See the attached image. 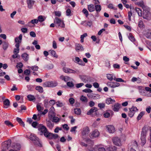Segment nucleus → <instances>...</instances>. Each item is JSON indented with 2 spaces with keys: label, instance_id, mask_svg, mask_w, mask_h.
I'll use <instances>...</instances> for the list:
<instances>
[{
  "label": "nucleus",
  "instance_id": "obj_37",
  "mask_svg": "<svg viewBox=\"0 0 151 151\" xmlns=\"http://www.w3.org/2000/svg\"><path fill=\"white\" fill-rule=\"evenodd\" d=\"M51 55L56 58H58V55L56 54V52L53 50H50L49 51Z\"/></svg>",
  "mask_w": 151,
  "mask_h": 151
},
{
  "label": "nucleus",
  "instance_id": "obj_33",
  "mask_svg": "<svg viewBox=\"0 0 151 151\" xmlns=\"http://www.w3.org/2000/svg\"><path fill=\"white\" fill-rule=\"evenodd\" d=\"M22 56L23 59L25 61H27L29 59L28 55L26 53L23 54Z\"/></svg>",
  "mask_w": 151,
  "mask_h": 151
},
{
  "label": "nucleus",
  "instance_id": "obj_7",
  "mask_svg": "<svg viewBox=\"0 0 151 151\" xmlns=\"http://www.w3.org/2000/svg\"><path fill=\"white\" fill-rule=\"evenodd\" d=\"M149 11V9L148 7L143 9L142 13V17L143 18L148 20L150 19L151 15Z\"/></svg>",
  "mask_w": 151,
  "mask_h": 151
},
{
  "label": "nucleus",
  "instance_id": "obj_9",
  "mask_svg": "<svg viewBox=\"0 0 151 151\" xmlns=\"http://www.w3.org/2000/svg\"><path fill=\"white\" fill-rule=\"evenodd\" d=\"M63 70L64 72L67 73H76L77 74H78L79 73V71L77 70H74L67 67L63 68Z\"/></svg>",
  "mask_w": 151,
  "mask_h": 151
},
{
  "label": "nucleus",
  "instance_id": "obj_40",
  "mask_svg": "<svg viewBox=\"0 0 151 151\" xmlns=\"http://www.w3.org/2000/svg\"><path fill=\"white\" fill-rule=\"evenodd\" d=\"M115 82H109L107 83V85L112 88H115Z\"/></svg>",
  "mask_w": 151,
  "mask_h": 151
},
{
  "label": "nucleus",
  "instance_id": "obj_12",
  "mask_svg": "<svg viewBox=\"0 0 151 151\" xmlns=\"http://www.w3.org/2000/svg\"><path fill=\"white\" fill-rule=\"evenodd\" d=\"M54 108L53 107L51 106L50 109V111L48 112V116L49 119H51L52 117L55 116V113L54 112Z\"/></svg>",
  "mask_w": 151,
  "mask_h": 151
},
{
  "label": "nucleus",
  "instance_id": "obj_63",
  "mask_svg": "<svg viewBox=\"0 0 151 151\" xmlns=\"http://www.w3.org/2000/svg\"><path fill=\"white\" fill-rule=\"evenodd\" d=\"M146 36L147 38L151 39V31H149L147 32Z\"/></svg>",
  "mask_w": 151,
  "mask_h": 151
},
{
  "label": "nucleus",
  "instance_id": "obj_17",
  "mask_svg": "<svg viewBox=\"0 0 151 151\" xmlns=\"http://www.w3.org/2000/svg\"><path fill=\"white\" fill-rule=\"evenodd\" d=\"M58 136L57 134H53L51 133L48 134L47 137L50 139H56L58 138Z\"/></svg>",
  "mask_w": 151,
  "mask_h": 151
},
{
  "label": "nucleus",
  "instance_id": "obj_1",
  "mask_svg": "<svg viewBox=\"0 0 151 151\" xmlns=\"http://www.w3.org/2000/svg\"><path fill=\"white\" fill-rule=\"evenodd\" d=\"M27 135V137L33 141L35 145L39 147H42V144L41 143L39 138L37 137L36 135L34 134H31L29 137Z\"/></svg>",
  "mask_w": 151,
  "mask_h": 151
},
{
  "label": "nucleus",
  "instance_id": "obj_20",
  "mask_svg": "<svg viewBox=\"0 0 151 151\" xmlns=\"http://www.w3.org/2000/svg\"><path fill=\"white\" fill-rule=\"evenodd\" d=\"M136 4L138 5V6H139L142 7L143 10L144 9H145V8H147V7L145 5L144 2L142 1L137 2Z\"/></svg>",
  "mask_w": 151,
  "mask_h": 151
},
{
  "label": "nucleus",
  "instance_id": "obj_8",
  "mask_svg": "<svg viewBox=\"0 0 151 151\" xmlns=\"http://www.w3.org/2000/svg\"><path fill=\"white\" fill-rule=\"evenodd\" d=\"M38 130L41 132L40 135L43 134L45 137H47L49 132L47 131L45 127L42 126L39 128Z\"/></svg>",
  "mask_w": 151,
  "mask_h": 151
},
{
  "label": "nucleus",
  "instance_id": "obj_35",
  "mask_svg": "<svg viewBox=\"0 0 151 151\" xmlns=\"http://www.w3.org/2000/svg\"><path fill=\"white\" fill-rule=\"evenodd\" d=\"M21 148L20 145L18 143L15 144L13 146V148H15V149L19 151Z\"/></svg>",
  "mask_w": 151,
  "mask_h": 151
},
{
  "label": "nucleus",
  "instance_id": "obj_55",
  "mask_svg": "<svg viewBox=\"0 0 151 151\" xmlns=\"http://www.w3.org/2000/svg\"><path fill=\"white\" fill-rule=\"evenodd\" d=\"M132 144L133 147L136 148L138 146L137 142L135 141H132Z\"/></svg>",
  "mask_w": 151,
  "mask_h": 151
},
{
  "label": "nucleus",
  "instance_id": "obj_19",
  "mask_svg": "<svg viewBox=\"0 0 151 151\" xmlns=\"http://www.w3.org/2000/svg\"><path fill=\"white\" fill-rule=\"evenodd\" d=\"M76 50L78 51H82L83 50V48L81 44L76 43Z\"/></svg>",
  "mask_w": 151,
  "mask_h": 151
},
{
  "label": "nucleus",
  "instance_id": "obj_10",
  "mask_svg": "<svg viewBox=\"0 0 151 151\" xmlns=\"http://www.w3.org/2000/svg\"><path fill=\"white\" fill-rule=\"evenodd\" d=\"M113 143L115 145L120 146L122 145L121 140L119 138L116 137L113 138L112 139Z\"/></svg>",
  "mask_w": 151,
  "mask_h": 151
},
{
  "label": "nucleus",
  "instance_id": "obj_59",
  "mask_svg": "<svg viewBox=\"0 0 151 151\" xmlns=\"http://www.w3.org/2000/svg\"><path fill=\"white\" fill-rule=\"evenodd\" d=\"M87 150L89 151H93L94 150L92 145H90L87 146Z\"/></svg>",
  "mask_w": 151,
  "mask_h": 151
},
{
  "label": "nucleus",
  "instance_id": "obj_21",
  "mask_svg": "<svg viewBox=\"0 0 151 151\" xmlns=\"http://www.w3.org/2000/svg\"><path fill=\"white\" fill-rule=\"evenodd\" d=\"M51 120L50 119H46V121L47 127L51 129L53 127L54 124L51 123Z\"/></svg>",
  "mask_w": 151,
  "mask_h": 151
},
{
  "label": "nucleus",
  "instance_id": "obj_58",
  "mask_svg": "<svg viewBox=\"0 0 151 151\" xmlns=\"http://www.w3.org/2000/svg\"><path fill=\"white\" fill-rule=\"evenodd\" d=\"M67 85L68 86L70 87H73L74 84L72 82H68L67 83Z\"/></svg>",
  "mask_w": 151,
  "mask_h": 151
},
{
  "label": "nucleus",
  "instance_id": "obj_18",
  "mask_svg": "<svg viewBox=\"0 0 151 151\" xmlns=\"http://www.w3.org/2000/svg\"><path fill=\"white\" fill-rule=\"evenodd\" d=\"M75 62L78 64L82 66H84L85 64L83 63V61L80 59L78 57H76L75 60H74Z\"/></svg>",
  "mask_w": 151,
  "mask_h": 151
},
{
  "label": "nucleus",
  "instance_id": "obj_22",
  "mask_svg": "<svg viewBox=\"0 0 151 151\" xmlns=\"http://www.w3.org/2000/svg\"><path fill=\"white\" fill-rule=\"evenodd\" d=\"M97 110V108L93 107L87 112V114L88 115H90L93 112L96 111Z\"/></svg>",
  "mask_w": 151,
  "mask_h": 151
},
{
  "label": "nucleus",
  "instance_id": "obj_31",
  "mask_svg": "<svg viewBox=\"0 0 151 151\" xmlns=\"http://www.w3.org/2000/svg\"><path fill=\"white\" fill-rule=\"evenodd\" d=\"M116 150L117 148L114 146L109 147L107 148V151H116Z\"/></svg>",
  "mask_w": 151,
  "mask_h": 151
},
{
  "label": "nucleus",
  "instance_id": "obj_49",
  "mask_svg": "<svg viewBox=\"0 0 151 151\" xmlns=\"http://www.w3.org/2000/svg\"><path fill=\"white\" fill-rule=\"evenodd\" d=\"M38 19H35L32 20L30 22H29V23H31L33 24H35L38 23Z\"/></svg>",
  "mask_w": 151,
  "mask_h": 151
},
{
  "label": "nucleus",
  "instance_id": "obj_60",
  "mask_svg": "<svg viewBox=\"0 0 151 151\" xmlns=\"http://www.w3.org/2000/svg\"><path fill=\"white\" fill-rule=\"evenodd\" d=\"M92 22L91 21H89L87 22L86 23V26H88L89 27H91L92 25Z\"/></svg>",
  "mask_w": 151,
  "mask_h": 151
},
{
  "label": "nucleus",
  "instance_id": "obj_64",
  "mask_svg": "<svg viewBox=\"0 0 151 151\" xmlns=\"http://www.w3.org/2000/svg\"><path fill=\"white\" fill-rule=\"evenodd\" d=\"M54 67L53 65L52 64H50L46 66V68L48 69H50L53 68Z\"/></svg>",
  "mask_w": 151,
  "mask_h": 151
},
{
  "label": "nucleus",
  "instance_id": "obj_24",
  "mask_svg": "<svg viewBox=\"0 0 151 151\" xmlns=\"http://www.w3.org/2000/svg\"><path fill=\"white\" fill-rule=\"evenodd\" d=\"M121 104H114L112 106L113 110L114 111H118L120 107Z\"/></svg>",
  "mask_w": 151,
  "mask_h": 151
},
{
  "label": "nucleus",
  "instance_id": "obj_6",
  "mask_svg": "<svg viewBox=\"0 0 151 151\" xmlns=\"http://www.w3.org/2000/svg\"><path fill=\"white\" fill-rule=\"evenodd\" d=\"M137 88L138 90L140 95L144 96H150L149 93L147 92L146 91L145 88L144 86H137Z\"/></svg>",
  "mask_w": 151,
  "mask_h": 151
},
{
  "label": "nucleus",
  "instance_id": "obj_43",
  "mask_svg": "<svg viewBox=\"0 0 151 151\" xmlns=\"http://www.w3.org/2000/svg\"><path fill=\"white\" fill-rule=\"evenodd\" d=\"M97 12H100L101 10V6L100 5H97L95 6V9Z\"/></svg>",
  "mask_w": 151,
  "mask_h": 151
},
{
  "label": "nucleus",
  "instance_id": "obj_41",
  "mask_svg": "<svg viewBox=\"0 0 151 151\" xmlns=\"http://www.w3.org/2000/svg\"><path fill=\"white\" fill-rule=\"evenodd\" d=\"M133 10V9H132L131 8H130V11H129L128 13V19L130 21H131V17L132 15Z\"/></svg>",
  "mask_w": 151,
  "mask_h": 151
},
{
  "label": "nucleus",
  "instance_id": "obj_56",
  "mask_svg": "<svg viewBox=\"0 0 151 151\" xmlns=\"http://www.w3.org/2000/svg\"><path fill=\"white\" fill-rule=\"evenodd\" d=\"M16 47V48L14 49L13 53L14 54H17L19 52V47Z\"/></svg>",
  "mask_w": 151,
  "mask_h": 151
},
{
  "label": "nucleus",
  "instance_id": "obj_53",
  "mask_svg": "<svg viewBox=\"0 0 151 151\" xmlns=\"http://www.w3.org/2000/svg\"><path fill=\"white\" fill-rule=\"evenodd\" d=\"M79 76L80 78H81L84 82L85 83L86 82V76L83 75H79Z\"/></svg>",
  "mask_w": 151,
  "mask_h": 151
},
{
  "label": "nucleus",
  "instance_id": "obj_62",
  "mask_svg": "<svg viewBox=\"0 0 151 151\" xmlns=\"http://www.w3.org/2000/svg\"><path fill=\"white\" fill-rule=\"evenodd\" d=\"M70 79L71 78L70 77L67 76H65L64 79V81L65 82H66L68 81H70Z\"/></svg>",
  "mask_w": 151,
  "mask_h": 151
},
{
  "label": "nucleus",
  "instance_id": "obj_32",
  "mask_svg": "<svg viewBox=\"0 0 151 151\" xmlns=\"http://www.w3.org/2000/svg\"><path fill=\"white\" fill-rule=\"evenodd\" d=\"M38 22H42L44 21L45 20V18L44 16L42 15L39 16L38 17Z\"/></svg>",
  "mask_w": 151,
  "mask_h": 151
},
{
  "label": "nucleus",
  "instance_id": "obj_61",
  "mask_svg": "<svg viewBox=\"0 0 151 151\" xmlns=\"http://www.w3.org/2000/svg\"><path fill=\"white\" fill-rule=\"evenodd\" d=\"M77 127L75 126L74 127H72L70 129V131L71 132H74L75 133L76 132V129L77 128Z\"/></svg>",
  "mask_w": 151,
  "mask_h": 151
},
{
  "label": "nucleus",
  "instance_id": "obj_13",
  "mask_svg": "<svg viewBox=\"0 0 151 151\" xmlns=\"http://www.w3.org/2000/svg\"><path fill=\"white\" fill-rule=\"evenodd\" d=\"M99 135V133L97 129H95L90 134V137L91 138H93L98 137Z\"/></svg>",
  "mask_w": 151,
  "mask_h": 151
},
{
  "label": "nucleus",
  "instance_id": "obj_51",
  "mask_svg": "<svg viewBox=\"0 0 151 151\" xmlns=\"http://www.w3.org/2000/svg\"><path fill=\"white\" fill-rule=\"evenodd\" d=\"M82 12L83 14H85L86 17H87L89 15L88 12L87 10L86 9L84 8L82 10Z\"/></svg>",
  "mask_w": 151,
  "mask_h": 151
},
{
  "label": "nucleus",
  "instance_id": "obj_25",
  "mask_svg": "<svg viewBox=\"0 0 151 151\" xmlns=\"http://www.w3.org/2000/svg\"><path fill=\"white\" fill-rule=\"evenodd\" d=\"M48 111V110L46 109L44 110V111L40 112V113H38L37 114V116L38 117L39 120L40 119V118L42 114L45 115L47 113Z\"/></svg>",
  "mask_w": 151,
  "mask_h": 151
},
{
  "label": "nucleus",
  "instance_id": "obj_16",
  "mask_svg": "<svg viewBox=\"0 0 151 151\" xmlns=\"http://www.w3.org/2000/svg\"><path fill=\"white\" fill-rule=\"evenodd\" d=\"M89 132V128L88 127H86L83 129L82 132V135L83 136L86 135L88 134Z\"/></svg>",
  "mask_w": 151,
  "mask_h": 151
},
{
  "label": "nucleus",
  "instance_id": "obj_39",
  "mask_svg": "<svg viewBox=\"0 0 151 151\" xmlns=\"http://www.w3.org/2000/svg\"><path fill=\"white\" fill-rule=\"evenodd\" d=\"M37 110L38 111V113H40V112H41L44 109L43 107L38 104L37 105Z\"/></svg>",
  "mask_w": 151,
  "mask_h": 151
},
{
  "label": "nucleus",
  "instance_id": "obj_54",
  "mask_svg": "<svg viewBox=\"0 0 151 151\" xmlns=\"http://www.w3.org/2000/svg\"><path fill=\"white\" fill-rule=\"evenodd\" d=\"M114 80L118 82H124V81L121 78H116L115 77H114Z\"/></svg>",
  "mask_w": 151,
  "mask_h": 151
},
{
  "label": "nucleus",
  "instance_id": "obj_28",
  "mask_svg": "<svg viewBox=\"0 0 151 151\" xmlns=\"http://www.w3.org/2000/svg\"><path fill=\"white\" fill-rule=\"evenodd\" d=\"M106 103L107 104H112L115 103V101L112 99L111 98H109L106 100Z\"/></svg>",
  "mask_w": 151,
  "mask_h": 151
},
{
  "label": "nucleus",
  "instance_id": "obj_15",
  "mask_svg": "<svg viewBox=\"0 0 151 151\" xmlns=\"http://www.w3.org/2000/svg\"><path fill=\"white\" fill-rule=\"evenodd\" d=\"M106 128L108 132L110 133H113L115 131V129L114 126L111 125L106 126Z\"/></svg>",
  "mask_w": 151,
  "mask_h": 151
},
{
  "label": "nucleus",
  "instance_id": "obj_38",
  "mask_svg": "<svg viewBox=\"0 0 151 151\" xmlns=\"http://www.w3.org/2000/svg\"><path fill=\"white\" fill-rule=\"evenodd\" d=\"M145 112L144 111H142L138 115L137 119L138 120H140L142 116L145 114Z\"/></svg>",
  "mask_w": 151,
  "mask_h": 151
},
{
  "label": "nucleus",
  "instance_id": "obj_50",
  "mask_svg": "<svg viewBox=\"0 0 151 151\" xmlns=\"http://www.w3.org/2000/svg\"><path fill=\"white\" fill-rule=\"evenodd\" d=\"M54 13L55 15L58 17H60L61 15V12L59 11H55Z\"/></svg>",
  "mask_w": 151,
  "mask_h": 151
},
{
  "label": "nucleus",
  "instance_id": "obj_34",
  "mask_svg": "<svg viewBox=\"0 0 151 151\" xmlns=\"http://www.w3.org/2000/svg\"><path fill=\"white\" fill-rule=\"evenodd\" d=\"M52 118V122L56 123L59 122L60 120L59 118L55 116H53Z\"/></svg>",
  "mask_w": 151,
  "mask_h": 151
},
{
  "label": "nucleus",
  "instance_id": "obj_27",
  "mask_svg": "<svg viewBox=\"0 0 151 151\" xmlns=\"http://www.w3.org/2000/svg\"><path fill=\"white\" fill-rule=\"evenodd\" d=\"M27 98L29 101H34L36 99L35 97L33 95L31 94L28 95L27 96Z\"/></svg>",
  "mask_w": 151,
  "mask_h": 151
},
{
  "label": "nucleus",
  "instance_id": "obj_3",
  "mask_svg": "<svg viewBox=\"0 0 151 151\" xmlns=\"http://www.w3.org/2000/svg\"><path fill=\"white\" fill-rule=\"evenodd\" d=\"M58 85V82L55 81H50L45 82L43 84V86L45 87H54L57 86Z\"/></svg>",
  "mask_w": 151,
  "mask_h": 151
},
{
  "label": "nucleus",
  "instance_id": "obj_29",
  "mask_svg": "<svg viewBox=\"0 0 151 151\" xmlns=\"http://www.w3.org/2000/svg\"><path fill=\"white\" fill-rule=\"evenodd\" d=\"M16 120L17 122L21 125H22L23 127H24L25 124L24 122L22 121L21 118L17 117L16 118Z\"/></svg>",
  "mask_w": 151,
  "mask_h": 151
},
{
  "label": "nucleus",
  "instance_id": "obj_44",
  "mask_svg": "<svg viewBox=\"0 0 151 151\" xmlns=\"http://www.w3.org/2000/svg\"><path fill=\"white\" fill-rule=\"evenodd\" d=\"M5 124L8 127L11 126L12 127H13L14 125L12 124L11 122L9 121L6 120L4 122Z\"/></svg>",
  "mask_w": 151,
  "mask_h": 151
},
{
  "label": "nucleus",
  "instance_id": "obj_46",
  "mask_svg": "<svg viewBox=\"0 0 151 151\" xmlns=\"http://www.w3.org/2000/svg\"><path fill=\"white\" fill-rule=\"evenodd\" d=\"M136 12H137L139 16H142V11L138 8H136L135 9Z\"/></svg>",
  "mask_w": 151,
  "mask_h": 151
},
{
  "label": "nucleus",
  "instance_id": "obj_11",
  "mask_svg": "<svg viewBox=\"0 0 151 151\" xmlns=\"http://www.w3.org/2000/svg\"><path fill=\"white\" fill-rule=\"evenodd\" d=\"M22 35L21 34L19 35L18 37H17L15 39V42L16 43L15 47H19L20 44L22 42Z\"/></svg>",
  "mask_w": 151,
  "mask_h": 151
},
{
  "label": "nucleus",
  "instance_id": "obj_4",
  "mask_svg": "<svg viewBox=\"0 0 151 151\" xmlns=\"http://www.w3.org/2000/svg\"><path fill=\"white\" fill-rule=\"evenodd\" d=\"M55 24H56V27L64 28L65 27V25L63 21L60 19L55 17L54 20Z\"/></svg>",
  "mask_w": 151,
  "mask_h": 151
},
{
  "label": "nucleus",
  "instance_id": "obj_5",
  "mask_svg": "<svg viewBox=\"0 0 151 151\" xmlns=\"http://www.w3.org/2000/svg\"><path fill=\"white\" fill-rule=\"evenodd\" d=\"M11 143V140L10 139H9L3 142L2 144L1 151H6L8 148L10 146Z\"/></svg>",
  "mask_w": 151,
  "mask_h": 151
},
{
  "label": "nucleus",
  "instance_id": "obj_42",
  "mask_svg": "<svg viewBox=\"0 0 151 151\" xmlns=\"http://www.w3.org/2000/svg\"><path fill=\"white\" fill-rule=\"evenodd\" d=\"M74 112L76 114L79 115L81 114V111L80 109L76 108L74 109Z\"/></svg>",
  "mask_w": 151,
  "mask_h": 151
},
{
  "label": "nucleus",
  "instance_id": "obj_14",
  "mask_svg": "<svg viewBox=\"0 0 151 151\" xmlns=\"http://www.w3.org/2000/svg\"><path fill=\"white\" fill-rule=\"evenodd\" d=\"M26 3L27 5V7L30 9L32 8L35 1L33 0H27Z\"/></svg>",
  "mask_w": 151,
  "mask_h": 151
},
{
  "label": "nucleus",
  "instance_id": "obj_52",
  "mask_svg": "<svg viewBox=\"0 0 151 151\" xmlns=\"http://www.w3.org/2000/svg\"><path fill=\"white\" fill-rule=\"evenodd\" d=\"M129 110H131L132 111H133L134 113L138 110L137 108L134 106H132L131 108H129Z\"/></svg>",
  "mask_w": 151,
  "mask_h": 151
},
{
  "label": "nucleus",
  "instance_id": "obj_2",
  "mask_svg": "<svg viewBox=\"0 0 151 151\" xmlns=\"http://www.w3.org/2000/svg\"><path fill=\"white\" fill-rule=\"evenodd\" d=\"M148 129L146 127H144L142 128V131L141 134V144L144 145L146 143V136Z\"/></svg>",
  "mask_w": 151,
  "mask_h": 151
},
{
  "label": "nucleus",
  "instance_id": "obj_23",
  "mask_svg": "<svg viewBox=\"0 0 151 151\" xmlns=\"http://www.w3.org/2000/svg\"><path fill=\"white\" fill-rule=\"evenodd\" d=\"M9 43L7 41H4L2 43L3 48L4 50H6L8 48Z\"/></svg>",
  "mask_w": 151,
  "mask_h": 151
},
{
  "label": "nucleus",
  "instance_id": "obj_26",
  "mask_svg": "<svg viewBox=\"0 0 151 151\" xmlns=\"http://www.w3.org/2000/svg\"><path fill=\"white\" fill-rule=\"evenodd\" d=\"M88 9L90 12H93L95 10L94 5L92 4L88 5Z\"/></svg>",
  "mask_w": 151,
  "mask_h": 151
},
{
  "label": "nucleus",
  "instance_id": "obj_45",
  "mask_svg": "<svg viewBox=\"0 0 151 151\" xmlns=\"http://www.w3.org/2000/svg\"><path fill=\"white\" fill-rule=\"evenodd\" d=\"M107 79L110 81H112L113 80H114V79L113 75L112 74H109L107 75Z\"/></svg>",
  "mask_w": 151,
  "mask_h": 151
},
{
  "label": "nucleus",
  "instance_id": "obj_47",
  "mask_svg": "<svg viewBox=\"0 0 151 151\" xmlns=\"http://www.w3.org/2000/svg\"><path fill=\"white\" fill-rule=\"evenodd\" d=\"M128 38L129 40H131L132 42H134L135 40L134 37L133 36L132 34H129Z\"/></svg>",
  "mask_w": 151,
  "mask_h": 151
},
{
  "label": "nucleus",
  "instance_id": "obj_30",
  "mask_svg": "<svg viewBox=\"0 0 151 151\" xmlns=\"http://www.w3.org/2000/svg\"><path fill=\"white\" fill-rule=\"evenodd\" d=\"M28 68L29 69H31L33 71H37L39 69V67L37 65L28 66Z\"/></svg>",
  "mask_w": 151,
  "mask_h": 151
},
{
  "label": "nucleus",
  "instance_id": "obj_48",
  "mask_svg": "<svg viewBox=\"0 0 151 151\" xmlns=\"http://www.w3.org/2000/svg\"><path fill=\"white\" fill-rule=\"evenodd\" d=\"M35 89L41 93H42L43 91V88L41 86H37L36 87Z\"/></svg>",
  "mask_w": 151,
  "mask_h": 151
},
{
  "label": "nucleus",
  "instance_id": "obj_36",
  "mask_svg": "<svg viewBox=\"0 0 151 151\" xmlns=\"http://www.w3.org/2000/svg\"><path fill=\"white\" fill-rule=\"evenodd\" d=\"M80 99L81 101L84 103H86L88 101L87 98L83 96H82L80 97Z\"/></svg>",
  "mask_w": 151,
  "mask_h": 151
},
{
  "label": "nucleus",
  "instance_id": "obj_57",
  "mask_svg": "<svg viewBox=\"0 0 151 151\" xmlns=\"http://www.w3.org/2000/svg\"><path fill=\"white\" fill-rule=\"evenodd\" d=\"M83 91L86 93H91L92 92V90L90 89L86 88L83 90Z\"/></svg>",
  "mask_w": 151,
  "mask_h": 151
}]
</instances>
